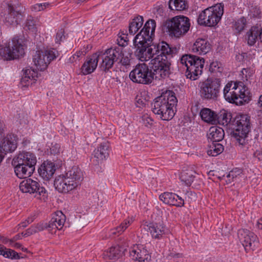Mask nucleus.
Instances as JSON below:
<instances>
[{"instance_id":"f257e3e1","label":"nucleus","mask_w":262,"mask_h":262,"mask_svg":"<svg viewBox=\"0 0 262 262\" xmlns=\"http://www.w3.org/2000/svg\"><path fill=\"white\" fill-rule=\"evenodd\" d=\"M156 23L155 20H147L140 32L134 39L136 48L135 55L141 61L151 60L152 69L158 75L159 67L170 69L169 59L176 53V48L171 47L165 41L152 43Z\"/></svg>"},{"instance_id":"f03ea898","label":"nucleus","mask_w":262,"mask_h":262,"mask_svg":"<svg viewBox=\"0 0 262 262\" xmlns=\"http://www.w3.org/2000/svg\"><path fill=\"white\" fill-rule=\"evenodd\" d=\"M177 102L174 93L167 90L154 99L151 104L152 112L155 114L159 115L162 120H170L174 115L173 107Z\"/></svg>"},{"instance_id":"7ed1b4c3","label":"nucleus","mask_w":262,"mask_h":262,"mask_svg":"<svg viewBox=\"0 0 262 262\" xmlns=\"http://www.w3.org/2000/svg\"><path fill=\"white\" fill-rule=\"evenodd\" d=\"M158 71L159 73L157 75L152 66L151 69H149L146 64L139 63L130 72L129 76L134 82L148 84L152 82L154 78L158 80L165 78L170 74V69L159 67Z\"/></svg>"},{"instance_id":"20e7f679","label":"nucleus","mask_w":262,"mask_h":262,"mask_svg":"<svg viewBox=\"0 0 262 262\" xmlns=\"http://www.w3.org/2000/svg\"><path fill=\"white\" fill-rule=\"evenodd\" d=\"M83 174L77 166H73L65 174L59 176L54 181V186L57 191L67 193L77 188L81 184Z\"/></svg>"},{"instance_id":"39448f33","label":"nucleus","mask_w":262,"mask_h":262,"mask_svg":"<svg viewBox=\"0 0 262 262\" xmlns=\"http://www.w3.org/2000/svg\"><path fill=\"white\" fill-rule=\"evenodd\" d=\"M35 155L30 152L23 151L15 156L12 162L14 171L20 179L30 177L35 170L36 164Z\"/></svg>"},{"instance_id":"423d86ee","label":"nucleus","mask_w":262,"mask_h":262,"mask_svg":"<svg viewBox=\"0 0 262 262\" xmlns=\"http://www.w3.org/2000/svg\"><path fill=\"white\" fill-rule=\"evenodd\" d=\"M205 63L204 58L195 55H183L178 62V66L186 69V76L191 80H196L201 75Z\"/></svg>"},{"instance_id":"0eeeda50","label":"nucleus","mask_w":262,"mask_h":262,"mask_svg":"<svg viewBox=\"0 0 262 262\" xmlns=\"http://www.w3.org/2000/svg\"><path fill=\"white\" fill-rule=\"evenodd\" d=\"M233 136L239 146L243 147L244 150L248 148V133L251 126L250 117L245 114L236 116L233 121Z\"/></svg>"},{"instance_id":"6e6552de","label":"nucleus","mask_w":262,"mask_h":262,"mask_svg":"<svg viewBox=\"0 0 262 262\" xmlns=\"http://www.w3.org/2000/svg\"><path fill=\"white\" fill-rule=\"evenodd\" d=\"M224 13V5L218 3L202 11L198 18L199 25L214 27L221 20Z\"/></svg>"},{"instance_id":"1a4fd4ad","label":"nucleus","mask_w":262,"mask_h":262,"mask_svg":"<svg viewBox=\"0 0 262 262\" xmlns=\"http://www.w3.org/2000/svg\"><path fill=\"white\" fill-rule=\"evenodd\" d=\"M243 90L242 82H229L224 89V97L229 103L241 105L243 104V101H246V94Z\"/></svg>"},{"instance_id":"9d476101","label":"nucleus","mask_w":262,"mask_h":262,"mask_svg":"<svg viewBox=\"0 0 262 262\" xmlns=\"http://www.w3.org/2000/svg\"><path fill=\"white\" fill-rule=\"evenodd\" d=\"M165 26L169 34L176 37L185 35L189 30V19L185 16H176L165 23Z\"/></svg>"},{"instance_id":"9b49d317","label":"nucleus","mask_w":262,"mask_h":262,"mask_svg":"<svg viewBox=\"0 0 262 262\" xmlns=\"http://www.w3.org/2000/svg\"><path fill=\"white\" fill-rule=\"evenodd\" d=\"M221 81L219 78H208L200 85V96L203 100H217L220 94Z\"/></svg>"},{"instance_id":"f8f14e48","label":"nucleus","mask_w":262,"mask_h":262,"mask_svg":"<svg viewBox=\"0 0 262 262\" xmlns=\"http://www.w3.org/2000/svg\"><path fill=\"white\" fill-rule=\"evenodd\" d=\"M24 54L23 41L18 36L14 37L7 45L0 49L1 56L7 60L18 58Z\"/></svg>"},{"instance_id":"ddd939ff","label":"nucleus","mask_w":262,"mask_h":262,"mask_svg":"<svg viewBox=\"0 0 262 262\" xmlns=\"http://www.w3.org/2000/svg\"><path fill=\"white\" fill-rule=\"evenodd\" d=\"M122 54V48H111L104 52L99 51L95 53L98 56V61L101 59L100 68L102 71H107L111 69L115 62L118 61Z\"/></svg>"},{"instance_id":"4468645a","label":"nucleus","mask_w":262,"mask_h":262,"mask_svg":"<svg viewBox=\"0 0 262 262\" xmlns=\"http://www.w3.org/2000/svg\"><path fill=\"white\" fill-rule=\"evenodd\" d=\"M58 56V51L55 49H49L44 51H37L33 56L34 65L38 70H46L50 62Z\"/></svg>"},{"instance_id":"2eb2a0df","label":"nucleus","mask_w":262,"mask_h":262,"mask_svg":"<svg viewBox=\"0 0 262 262\" xmlns=\"http://www.w3.org/2000/svg\"><path fill=\"white\" fill-rule=\"evenodd\" d=\"M19 189L23 193L34 194L39 199L46 193L45 188L39 181L30 178L24 180L19 184Z\"/></svg>"},{"instance_id":"dca6fc26","label":"nucleus","mask_w":262,"mask_h":262,"mask_svg":"<svg viewBox=\"0 0 262 262\" xmlns=\"http://www.w3.org/2000/svg\"><path fill=\"white\" fill-rule=\"evenodd\" d=\"M238 236L246 250H253L258 245V241L256 235L247 229L239 230Z\"/></svg>"},{"instance_id":"f3484780","label":"nucleus","mask_w":262,"mask_h":262,"mask_svg":"<svg viewBox=\"0 0 262 262\" xmlns=\"http://www.w3.org/2000/svg\"><path fill=\"white\" fill-rule=\"evenodd\" d=\"M129 255L133 259L138 262H148L151 258L149 251L141 244L133 245L130 249Z\"/></svg>"},{"instance_id":"a211bd4d","label":"nucleus","mask_w":262,"mask_h":262,"mask_svg":"<svg viewBox=\"0 0 262 262\" xmlns=\"http://www.w3.org/2000/svg\"><path fill=\"white\" fill-rule=\"evenodd\" d=\"M23 15L17 8L9 4L7 13L4 15V21L7 25L16 26L23 19Z\"/></svg>"},{"instance_id":"6ab92c4d","label":"nucleus","mask_w":262,"mask_h":262,"mask_svg":"<svg viewBox=\"0 0 262 262\" xmlns=\"http://www.w3.org/2000/svg\"><path fill=\"white\" fill-rule=\"evenodd\" d=\"M17 147L16 137L8 135L0 141V156L3 160L4 155L8 152H13Z\"/></svg>"},{"instance_id":"aec40b11","label":"nucleus","mask_w":262,"mask_h":262,"mask_svg":"<svg viewBox=\"0 0 262 262\" xmlns=\"http://www.w3.org/2000/svg\"><path fill=\"white\" fill-rule=\"evenodd\" d=\"M66 222V216L61 211H57L52 215L48 223V231L52 234L55 233L57 230H61Z\"/></svg>"},{"instance_id":"412c9836","label":"nucleus","mask_w":262,"mask_h":262,"mask_svg":"<svg viewBox=\"0 0 262 262\" xmlns=\"http://www.w3.org/2000/svg\"><path fill=\"white\" fill-rule=\"evenodd\" d=\"M147 227L151 237L156 239L162 238L169 231L163 222L151 223Z\"/></svg>"},{"instance_id":"4be33fe9","label":"nucleus","mask_w":262,"mask_h":262,"mask_svg":"<svg viewBox=\"0 0 262 262\" xmlns=\"http://www.w3.org/2000/svg\"><path fill=\"white\" fill-rule=\"evenodd\" d=\"M110 144L108 142L101 143L93 151V161L96 164L101 163L109 156Z\"/></svg>"},{"instance_id":"5701e85b","label":"nucleus","mask_w":262,"mask_h":262,"mask_svg":"<svg viewBox=\"0 0 262 262\" xmlns=\"http://www.w3.org/2000/svg\"><path fill=\"white\" fill-rule=\"evenodd\" d=\"M160 200L166 204L182 207L184 205V200L174 193L165 192L159 196Z\"/></svg>"},{"instance_id":"b1692460","label":"nucleus","mask_w":262,"mask_h":262,"mask_svg":"<svg viewBox=\"0 0 262 262\" xmlns=\"http://www.w3.org/2000/svg\"><path fill=\"white\" fill-rule=\"evenodd\" d=\"M23 74L19 85L22 89L35 83L38 77L37 71L32 69L31 68H26L23 70Z\"/></svg>"},{"instance_id":"393cba45","label":"nucleus","mask_w":262,"mask_h":262,"mask_svg":"<svg viewBox=\"0 0 262 262\" xmlns=\"http://www.w3.org/2000/svg\"><path fill=\"white\" fill-rule=\"evenodd\" d=\"M56 170L55 164L50 161L44 162L38 169V173L45 180H50Z\"/></svg>"},{"instance_id":"a878e982","label":"nucleus","mask_w":262,"mask_h":262,"mask_svg":"<svg viewBox=\"0 0 262 262\" xmlns=\"http://www.w3.org/2000/svg\"><path fill=\"white\" fill-rule=\"evenodd\" d=\"M211 49V45L206 39L198 38L192 47V51L198 54H206Z\"/></svg>"},{"instance_id":"bb28decb","label":"nucleus","mask_w":262,"mask_h":262,"mask_svg":"<svg viewBox=\"0 0 262 262\" xmlns=\"http://www.w3.org/2000/svg\"><path fill=\"white\" fill-rule=\"evenodd\" d=\"M98 57L94 54L86 59L81 68V72L83 75L91 74L95 70L98 65Z\"/></svg>"},{"instance_id":"cd10ccee","label":"nucleus","mask_w":262,"mask_h":262,"mask_svg":"<svg viewBox=\"0 0 262 262\" xmlns=\"http://www.w3.org/2000/svg\"><path fill=\"white\" fill-rule=\"evenodd\" d=\"M202 120L211 124L217 123V115L216 112L208 108H202L200 113Z\"/></svg>"},{"instance_id":"c85d7f7f","label":"nucleus","mask_w":262,"mask_h":262,"mask_svg":"<svg viewBox=\"0 0 262 262\" xmlns=\"http://www.w3.org/2000/svg\"><path fill=\"white\" fill-rule=\"evenodd\" d=\"M123 249L119 245L112 246L103 252V258L105 260L116 259L121 255Z\"/></svg>"},{"instance_id":"c756f323","label":"nucleus","mask_w":262,"mask_h":262,"mask_svg":"<svg viewBox=\"0 0 262 262\" xmlns=\"http://www.w3.org/2000/svg\"><path fill=\"white\" fill-rule=\"evenodd\" d=\"M224 136V131L223 128L214 126H212L209 130L208 139L212 142H219L222 141Z\"/></svg>"},{"instance_id":"7c9ffc66","label":"nucleus","mask_w":262,"mask_h":262,"mask_svg":"<svg viewBox=\"0 0 262 262\" xmlns=\"http://www.w3.org/2000/svg\"><path fill=\"white\" fill-rule=\"evenodd\" d=\"M260 32L261 28L259 29L258 27L253 26L247 32L246 39L249 45H254L258 38L259 39V34Z\"/></svg>"},{"instance_id":"2f4dec72","label":"nucleus","mask_w":262,"mask_h":262,"mask_svg":"<svg viewBox=\"0 0 262 262\" xmlns=\"http://www.w3.org/2000/svg\"><path fill=\"white\" fill-rule=\"evenodd\" d=\"M133 220L132 218H127L125 219L119 226L111 230V235L119 236L124 232V231L133 223Z\"/></svg>"},{"instance_id":"473e14b6","label":"nucleus","mask_w":262,"mask_h":262,"mask_svg":"<svg viewBox=\"0 0 262 262\" xmlns=\"http://www.w3.org/2000/svg\"><path fill=\"white\" fill-rule=\"evenodd\" d=\"M143 17L140 15L133 19L129 24L128 30L129 33L132 35L135 34L143 26Z\"/></svg>"},{"instance_id":"72a5a7b5","label":"nucleus","mask_w":262,"mask_h":262,"mask_svg":"<svg viewBox=\"0 0 262 262\" xmlns=\"http://www.w3.org/2000/svg\"><path fill=\"white\" fill-rule=\"evenodd\" d=\"M195 172L189 169L183 170L180 174V179L187 186H190L193 182Z\"/></svg>"},{"instance_id":"f704fd0d","label":"nucleus","mask_w":262,"mask_h":262,"mask_svg":"<svg viewBox=\"0 0 262 262\" xmlns=\"http://www.w3.org/2000/svg\"><path fill=\"white\" fill-rule=\"evenodd\" d=\"M0 255H3L5 258L11 259H18L20 258L18 253L13 250L7 249L1 245H0Z\"/></svg>"},{"instance_id":"c9c22d12","label":"nucleus","mask_w":262,"mask_h":262,"mask_svg":"<svg viewBox=\"0 0 262 262\" xmlns=\"http://www.w3.org/2000/svg\"><path fill=\"white\" fill-rule=\"evenodd\" d=\"M186 7L185 0H170L169 2V8L171 10L182 11Z\"/></svg>"},{"instance_id":"e433bc0d","label":"nucleus","mask_w":262,"mask_h":262,"mask_svg":"<svg viewBox=\"0 0 262 262\" xmlns=\"http://www.w3.org/2000/svg\"><path fill=\"white\" fill-rule=\"evenodd\" d=\"M223 146L218 142H212L210 146V149L208 150L207 154L209 156H216L223 152Z\"/></svg>"},{"instance_id":"4c0bfd02","label":"nucleus","mask_w":262,"mask_h":262,"mask_svg":"<svg viewBox=\"0 0 262 262\" xmlns=\"http://www.w3.org/2000/svg\"><path fill=\"white\" fill-rule=\"evenodd\" d=\"M231 114L225 111L221 112L220 116H217V123L223 126H227L231 123Z\"/></svg>"},{"instance_id":"58836bf2","label":"nucleus","mask_w":262,"mask_h":262,"mask_svg":"<svg viewBox=\"0 0 262 262\" xmlns=\"http://www.w3.org/2000/svg\"><path fill=\"white\" fill-rule=\"evenodd\" d=\"M240 173V171H236L234 170H231L226 176L225 174L222 175L221 174H220V175L218 176V178L220 180H223L226 178V183L227 184L230 183L233 181L234 179L237 178V176L239 175Z\"/></svg>"},{"instance_id":"ea45409f","label":"nucleus","mask_w":262,"mask_h":262,"mask_svg":"<svg viewBox=\"0 0 262 262\" xmlns=\"http://www.w3.org/2000/svg\"><path fill=\"white\" fill-rule=\"evenodd\" d=\"M246 25V19L244 17H242L235 21L233 28L238 33H240L244 29Z\"/></svg>"},{"instance_id":"a19ab883","label":"nucleus","mask_w":262,"mask_h":262,"mask_svg":"<svg viewBox=\"0 0 262 262\" xmlns=\"http://www.w3.org/2000/svg\"><path fill=\"white\" fill-rule=\"evenodd\" d=\"M128 41V38L127 34L124 33L123 32H119L118 34V38L117 39V44L119 45V47L121 48L125 47L127 45Z\"/></svg>"},{"instance_id":"79ce46f5","label":"nucleus","mask_w":262,"mask_h":262,"mask_svg":"<svg viewBox=\"0 0 262 262\" xmlns=\"http://www.w3.org/2000/svg\"><path fill=\"white\" fill-rule=\"evenodd\" d=\"M25 28L32 32L36 31V21L31 16H29L27 17L25 23Z\"/></svg>"},{"instance_id":"37998d69","label":"nucleus","mask_w":262,"mask_h":262,"mask_svg":"<svg viewBox=\"0 0 262 262\" xmlns=\"http://www.w3.org/2000/svg\"><path fill=\"white\" fill-rule=\"evenodd\" d=\"M209 71L211 73H221L223 71V68L219 62L214 61L210 64Z\"/></svg>"},{"instance_id":"c03bdc74","label":"nucleus","mask_w":262,"mask_h":262,"mask_svg":"<svg viewBox=\"0 0 262 262\" xmlns=\"http://www.w3.org/2000/svg\"><path fill=\"white\" fill-rule=\"evenodd\" d=\"M51 6L49 3L36 4L31 7V10L35 12L40 11Z\"/></svg>"},{"instance_id":"a18cd8bd","label":"nucleus","mask_w":262,"mask_h":262,"mask_svg":"<svg viewBox=\"0 0 262 262\" xmlns=\"http://www.w3.org/2000/svg\"><path fill=\"white\" fill-rule=\"evenodd\" d=\"M85 55L84 51H78L69 58V61L71 63L76 62L77 61H79Z\"/></svg>"},{"instance_id":"49530a36","label":"nucleus","mask_w":262,"mask_h":262,"mask_svg":"<svg viewBox=\"0 0 262 262\" xmlns=\"http://www.w3.org/2000/svg\"><path fill=\"white\" fill-rule=\"evenodd\" d=\"M241 74L243 75V80H248L250 79L254 74L253 70L249 68L243 69L241 71Z\"/></svg>"},{"instance_id":"de8ad7c7","label":"nucleus","mask_w":262,"mask_h":262,"mask_svg":"<svg viewBox=\"0 0 262 262\" xmlns=\"http://www.w3.org/2000/svg\"><path fill=\"white\" fill-rule=\"evenodd\" d=\"M131 54L128 53L127 55L125 56L124 54L122 53L121 56L118 60L122 65L124 66H128L130 65V61L131 58Z\"/></svg>"},{"instance_id":"09e8293b","label":"nucleus","mask_w":262,"mask_h":262,"mask_svg":"<svg viewBox=\"0 0 262 262\" xmlns=\"http://www.w3.org/2000/svg\"><path fill=\"white\" fill-rule=\"evenodd\" d=\"M35 233L43 230L45 229L48 230V223H39L32 226Z\"/></svg>"},{"instance_id":"8fccbe9b","label":"nucleus","mask_w":262,"mask_h":262,"mask_svg":"<svg viewBox=\"0 0 262 262\" xmlns=\"http://www.w3.org/2000/svg\"><path fill=\"white\" fill-rule=\"evenodd\" d=\"M64 31L61 29L57 31L55 37V43L57 44H60L61 41H62V39L64 38Z\"/></svg>"},{"instance_id":"3c124183","label":"nucleus","mask_w":262,"mask_h":262,"mask_svg":"<svg viewBox=\"0 0 262 262\" xmlns=\"http://www.w3.org/2000/svg\"><path fill=\"white\" fill-rule=\"evenodd\" d=\"M60 152V145L58 144L55 143V144H52L51 147L50 148V153L52 155H57L59 154Z\"/></svg>"},{"instance_id":"603ef678","label":"nucleus","mask_w":262,"mask_h":262,"mask_svg":"<svg viewBox=\"0 0 262 262\" xmlns=\"http://www.w3.org/2000/svg\"><path fill=\"white\" fill-rule=\"evenodd\" d=\"M250 11H251V14H252L253 17H259L260 13H261V11H260V9H259V8L255 7L252 8Z\"/></svg>"},{"instance_id":"864d4df0","label":"nucleus","mask_w":262,"mask_h":262,"mask_svg":"<svg viewBox=\"0 0 262 262\" xmlns=\"http://www.w3.org/2000/svg\"><path fill=\"white\" fill-rule=\"evenodd\" d=\"M34 233H35V232L31 226L29 228L26 230L25 232H21V234L23 236L27 237Z\"/></svg>"},{"instance_id":"5fc2aeb1","label":"nucleus","mask_w":262,"mask_h":262,"mask_svg":"<svg viewBox=\"0 0 262 262\" xmlns=\"http://www.w3.org/2000/svg\"><path fill=\"white\" fill-rule=\"evenodd\" d=\"M143 120L144 124L146 126H148V125H151L154 122V120L151 117L148 116H144L143 117Z\"/></svg>"},{"instance_id":"6e6d98bb","label":"nucleus","mask_w":262,"mask_h":262,"mask_svg":"<svg viewBox=\"0 0 262 262\" xmlns=\"http://www.w3.org/2000/svg\"><path fill=\"white\" fill-rule=\"evenodd\" d=\"M9 246L16 249H21L23 251H27V249L23 247L22 245L19 243L14 242L13 244H9Z\"/></svg>"},{"instance_id":"4d7b16f0","label":"nucleus","mask_w":262,"mask_h":262,"mask_svg":"<svg viewBox=\"0 0 262 262\" xmlns=\"http://www.w3.org/2000/svg\"><path fill=\"white\" fill-rule=\"evenodd\" d=\"M22 235L21 233H18L16 235H15L14 237H13L12 238L9 239V243L10 244H13L14 242H15L16 241L19 240L21 238Z\"/></svg>"},{"instance_id":"13d9d810","label":"nucleus","mask_w":262,"mask_h":262,"mask_svg":"<svg viewBox=\"0 0 262 262\" xmlns=\"http://www.w3.org/2000/svg\"><path fill=\"white\" fill-rule=\"evenodd\" d=\"M253 155L254 157L256 158L259 161H262V148L256 150Z\"/></svg>"},{"instance_id":"bf43d9fd","label":"nucleus","mask_w":262,"mask_h":262,"mask_svg":"<svg viewBox=\"0 0 262 262\" xmlns=\"http://www.w3.org/2000/svg\"><path fill=\"white\" fill-rule=\"evenodd\" d=\"M137 103L138 106L140 107L144 106L146 105V101L140 98L137 99Z\"/></svg>"},{"instance_id":"052dcab7","label":"nucleus","mask_w":262,"mask_h":262,"mask_svg":"<svg viewBox=\"0 0 262 262\" xmlns=\"http://www.w3.org/2000/svg\"><path fill=\"white\" fill-rule=\"evenodd\" d=\"M0 242L4 244H7L9 243V238L0 235Z\"/></svg>"},{"instance_id":"680f3d73","label":"nucleus","mask_w":262,"mask_h":262,"mask_svg":"<svg viewBox=\"0 0 262 262\" xmlns=\"http://www.w3.org/2000/svg\"><path fill=\"white\" fill-rule=\"evenodd\" d=\"M256 227L258 229H262V223L261 222V219L257 221Z\"/></svg>"},{"instance_id":"e2e57ef3","label":"nucleus","mask_w":262,"mask_h":262,"mask_svg":"<svg viewBox=\"0 0 262 262\" xmlns=\"http://www.w3.org/2000/svg\"><path fill=\"white\" fill-rule=\"evenodd\" d=\"M29 225V224L27 223V221H26V220L23 222H21L19 225V226H20V227H22L23 228H25L26 227H27L28 225Z\"/></svg>"},{"instance_id":"0e129e2a","label":"nucleus","mask_w":262,"mask_h":262,"mask_svg":"<svg viewBox=\"0 0 262 262\" xmlns=\"http://www.w3.org/2000/svg\"><path fill=\"white\" fill-rule=\"evenodd\" d=\"M34 220V216H30V217H28V219L27 220H26V221H27V223L29 224H30L33 222Z\"/></svg>"},{"instance_id":"69168bd1","label":"nucleus","mask_w":262,"mask_h":262,"mask_svg":"<svg viewBox=\"0 0 262 262\" xmlns=\"http://www.w3.org/2000/svg\"><path fill=\"white\" fill-rule=\"evenodd\" d=\"M3 129L2 127H0V141L3 139Z\"/></svg>"},{"instance_id":"338daca9","label":"nucleus","mask_w":262,"mask_h":262,"mask_svg":"<svg viewBox=\"0 0 262 262\" xmlns=\"http://www.w3.org/2000/svg\"><path fill=\"white\" fill-rule=\"evenodd\" d=\"M259 39L260 40L261 42H262V27L261 28V32L259 34Z\"/></svg>"},{"instance_id":"774afa93","label":"nucleus","mask_w":262,"mask_h":262,"mask_svg":"<svg viewBox=\"0 0 262 262\" xmlns=\"http://www.w3.org/2000/svg\"><path fill=\"white\" fill-rule=\"evenodd\" d=\"M177 257H179V256L180 255V254L178 253L176 255Z\"/></svg>"}]
</instances>
